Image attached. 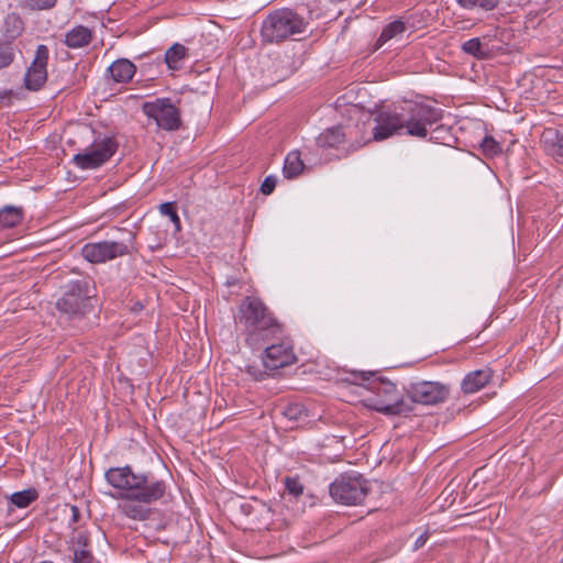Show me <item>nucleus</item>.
<instances>
[{
    "label": "nucleus",
    "instance_id": "1",
    "mask_svg": "<svg viewBox=\"0 0 563 563\" xmlns=\"http://www.w3.org/2000/svg\"><path fill=\"white\" fill-rule=\"evenodd\" d=\"M442 118V109L422 102L408 101L393 109H383L374 114V124H372V115L358 121L361 141H356V146L352 144L353 150L362 147L371 140L379 142L394 135L423 139L428 135V130Z\"/></svg>",
    "mask_w": 563,
    "mask_h": 563
},
{
    "label": "nucleus",
    "instance_id": "2",
    "mask_svg": "<svg viewBox=\"0 0 563 563\" xmlns=\"http://www.w3.org/2000/svg\"><path fill=\"white\" fill-rule=\"evenodd\" d=\"M107 483L120 490V496L142 504H153L162 499L167 484L153 472H135L131 465L110 467L104 473Z\"/></svg>",
    "mask_w": 563,
    "mask_h": 563
},
{
    "label": "nucleus",
    "instance_id": "3",
    "mask_svg": "<svg viewBox=\"0 0 563 563\" xmlns=\"http://www.w3.org/2000/svg\"><path fill=\"white\" fill-rule=\"evenodd\" d=\"M235 320L243 327L245 342L252 349H260L284 334L283 324L257 297L247 296L242 300Z\"/></svg>",
    "mask_w": 563,
    "mask_h": 563
},
{
    "label": "nucleus",
    "instance_id": "4",
    "mask_svg": "<svg viewBox=\"0 0 563 563\" xmlns=\"http://www.w3.org/2000/svg\"><path fill=\"white\" fill-rule=\"evenodd\" d=\"M354 383L365 386L375 394L376 400L373 408L386 416H409L411 415V402L401 397L396 383L380 375L379 372L362 371L351 374Z\"/></svg>",
    "mask_w": 563,
    "mask_h": 563
},
{
    "label": "nucleus",
    "instance_id": "5",
    "mask_svg": "<svg viewBox=\"0 0 563 563\" xmlns=\"http://www.w3.org/2000/svg\"><path fill=\"white\" fill-rule=\"evenodd\" d=\"M135 253L136 233L120 227H113L104 239L86 243L81 247V256L91 264H103Z\"/></svg>",
    "mask_w": 563,
    "mask_h": 563
},
{
    "label": "nucleus",
    "instance_id": "6",
    "mask_svg": "<svg viewBox=\"0 0 563 563\" xmlns=\"http://www.w3.org/2000/svg\"><path fill=\"white\" fill-rule=\"evenodd\" d=\"M305 9L282 8L272 11L263 21L261 36L265 43L279 44L296 35L306 33L310 16L305 15Z\"/></svg>",
    "mask_w": 563,
    "mask_h": 563
},
{
    "label": "nucleus",
    "instance_id": "7",
    "mask_svg": "<svg viewBox=\"0 0 563 563\" xmlns=\"http://www.w3.org/2000/svg\"><path fill=\"white\" fill-rule=\"evenodd\" d=\"M96 295L95 288L86 278L69 280L64 286V292L57 299L55 307L60 317L67 320H81L92 312Z\"/></svg>",
    "mask_w": 563,
    "mask_h": 563
},
{
    "label": "nucleus",
    "instance_id": "8",
    "mask_svg": "<svg viewBox=\"0 0 563 563\" xmlns=\"http://www.w3.org/2000/svg\"><path fill=\"white\" fill-rule=\"evenodd\" d=\"M369 492V482L356 472L340 474L329 486L331 498L346 506L361 505Z\"/></svg>",
    "mask_w": 563,
    "mask_h": 563
},
{
    "label": "nucleus",
    "instance_id": "9",
    "mask_svg": "<svg viewBox=\"0 0 563 563\" xmlns=\"http://www.w3.org/2000/svg\"><path fill=\"white\" fill-rule=\"evenodd\" d=\"M141 109L163 131L174 132L183 126L181 111L170 98L163 97L145 101Z\"/></svg>",
    "mask_w": 563,
    "mask_h": 563
},
{
    "label": "nucleus",
    "instance_id": "10",
    "mask_svg": "<svg viewBox=\"0 0 563 563\" xmlns=\"http://www.w3.org/2000/svg\"><path fill=\"white\" fill-rule=\"evenodd\" d=\"M407 402H411V413L417 405L433 406L444 402L450 395V386L441 382L421 380L405 387Z\"/></svg>",
    "mask_w": 563,
    "mask_h": 563
},
{
    "label": "nucleus",
    "instance_id": "11",
    "mask_svg": "<svg viewBox=\"0 0 563 563\" xmlns=\"http://www.w3.org/2000/svg\"><path fill=\"white\" fill-rule=\"evenodd\" d=\"M118 147L114 136L97 137L89 148L73 157V163L80 169L99 168L115 154Z\"/></svg>",
    "mask_w": 563,
    "mask_h": 563
},
{
    "label": "nucleus",
    "instance_id": "12",
    "mask_svg": "<svg viewBox=\"0 0 563 563\" xmlns=\"http://www.w3.org/2000/svg\"><path fill=\"white\" fill-rule=\"evenodd\" d=\"M361 133L360 122L355 125H336L324 130L316 140L317 145L321 148H339V146L345 141H350V151H354V146L357 145V134Z\"/></svg>",
    "mask_w": 563,
    "mask_h": 563
},
{
    "label": "nucleus",
    "instance_id": "13",
    "mask_svg": "<svg viewBox=\"0 0 563 563\" xmlns=\"http://www.w3.org/2000/svg\"><path fill=\"white\" fill-rule=\"evenodd\" d=\"M48 58V47L44 44H40L36 47L33 62L24 76V85L26 89L37 91L44 86L47 80Z\"/></svg>",
    "mask_w": 563,
    "mask_h": 563
},
{
    "label": "nucleus",
    "instance_id": "14",
    "mask_svg": "<svg viewBox=\"0 0 563 563\" xmlns=\"http://www.w3.org/2000/svg\"><path fill=\"white\" fill-rule=\"evenodd\" d=\"M262 360L265 369L277 371L294 364L297 361V356L289 342L280 341L279 343L266 346Z\"/></svg>",
    "mask_w": 563,
    "mask_h": 563
},
{
    "label": "nucleus",
    "instance_id": "15",
    "mask_svg": "<svg viewBox=\"0 0 563 563\" xmlns=\"http://www.w3.org/2000/svg\"><path fill=\"white\" fill-rule=\"evenodd\" d=\"M540 144L547 155L558 163H563V126L545 128L541 134Z\"/></svg>",
    "mask_w": 563,
    "mask_h": 563
},
{
    "label": "nucleus",
    "instance_id": "16",
    "mask_svg": "<svg viewBox=\"0 0 563 563\" xmlns=\"http://www.w3.org/2000/svg\"><path fill=\"white\" fill-rule=\"evenodd\" d=\"M493 378L490 368H483L470 372L465 375L461 383V389L464 394L470 395L477 393L484 388Z\"/></svg>",
    "mask_w": 563,
    "mask_h": 563
},
{
    "label": "nucleus",
    "instance_id": "17",
    "mask_svg": "<svg viewBox=\"0 0 563 563\" xmlns=\"http://www.w3.org/2000/svg\"><path fill=\"white\" fill-rule=\"evenodd\" d=\"M93 37L92 30L85 25H76L66 32L64 44L73 49L88 46Z\"/></svg>",
    "mask_w": 563,
    "mask_h": 563
},
{
    "label": "nucleus",
    "instance_id": "18",
    "mask_svg": "<svg viewBox=\"0 0 563 563\" xmlns=\"http://www.w3.org/2000/svg\"><path fill=\"white\" fill-rule=\"evenodd\" d=\"M108 71L115 82L126 84L135 75L136 66L126 58H119L108 67Z\"/></svg>",
    "mask_w": 563,
    "mask_h": 563
},
{
    "label": "nucleus",
    "instance_id": "19",
    "mask_svg": "<svg viewBox=\"0 0 563 563\" xmlns=\"http://www.w3.org/2000/svg\"><path fill=\"white\" fill-rule=\"evenodd\" d=\"M24 31V22L18 13H9L3 21L1 32L4 41L13 43Z\"/></svg>",
    "mask_w": 563,
    "mask_h": 563
},
{
    "label": "nucleus",
    "instance_id": "20",
    "mask_svg": "<svg viewBox=\"0 0 563 563\" xmlns=\"http://www.w3.org/2000/svg\"><path fill=\"white\" fill-rule=\"evenodd\" d=\"M24 218L22 207L4 206L0 209V229H11L19 225Z\"/></svg>",
    "mask_w": 563,
    "mask_h": 563
},
{
    "label": "nucleus",
    "instance_id": "21",
    "mask_svg": "<svg viewBox=\"0 0 563 563\" xmlns=\"http://www.w3.org/2000/svg\"><path fill=\"white\" fill-rule=\"evenodd\" d=\"M303 169H305V164L301 159L300 152L299 151L289 152L284 162V167H283L284 177L287 179H292V178L299 176Z\"/></svg>",
    "mask_w": 563,
    "mask_h": 563
},
{
    "label": "nucleus",
    "instance_id": "22",
    "mask_svg": "<svg viewBox=\"0 0 563 563\" xmlns=\"http://www.w3.org/2000/svg\"><path fill=\"white\" fill-rule=\"evenodd\" d=\"M280 413L289 422L295 424L306 422L308 418V410L305 405L299 402H289L280 407Z\"/></svg>",
    "mask_w": 563,
    "mask_h": 563
},
{
    "label": "nucleus",
    "instance_id": "23",
    "mask_svg": "<svg viewBox=\"0 0 563 563\" xmlns=\"http://www.w3.org/2000/svg\"><path fill=\"white\" fill-rule=\"evenodd\" d=\"M120 506L122 514L133 520H147L151 517V509L137 503V500H129Z\"/></svg>",
    "mask_w": 563,
    "mask_h": 563
},
{
    "label": "nucleus",
    "instance_id": "24",
    "mask_svg": "<svg viewBox=\"0 0 563 563\" xmlns=\"http://www.w3.org/2000/svg\"><path fill=\"white\" fill-rule=\"evenodd\" d=\"M187 47L183 44H173L165 53V62L167 67L173 70H178L181 67V60L186 57Z\"/></svg>",
    "mask_w": 563,
    "mask_h": 563
},
{
    "label": "nucleus",
    "instance_id": "25",
    "mask_svg": "<svg viewBox=\"0 0 563 563\" xmlns=\"http://www.w3.org/2000/svg\"><path fill=\"white\" fill-rule=\"evenodd\" d=\"M461 49L477 59H487L490 56L487 45H483L479 37H473L464 42Z\"/></svg>",
    "mask_w": 563,
    "mask_h": 563
},
{
    "label": "nucleus",
    "instance_id": "26",
    "mask_svg": "<svg viewBox=\"0 0 563 563\" xmlns=\"http://www.w3.org/2000/svg\"><path fill=\"white\" fill-rule=\"evenodd\" d=\"M37 498V490L35 488H27L24 490L13 493L10 496V501L18 508H26Z\"/></svg>",
    "mask_w": 563,
    "mask_h": 563
},
{
    "label": "nucleus",
    "instance_id": "27",
    "mask_svg": "<svg viewBox=\"0 0 563 563\" xmlns=\"http://www.w3.org/2000/svg\"><path fill=\"white\" fill-rule=\"evenodd\" d=\"M18 47L10 41L0 42V69L9 67L15 59Z\"/></svg>",
    "mask_w": 563,
    "mask_h": 563
},
{
    "label": "nucleus",
    "instance_id": "28",
    "mask_svg": "<svg viewBox=\"0 0 563 563\" xmlns=\"http://www.w3.org/2000/svg\"><path fill=\"white\" fill-rule=\"evenodd\" d=\"M500 0H456L457 4L466 10L479 9L492 11L496 9Z\"/></svg>",
    "mask_w": 563,
    "mask_h": 563
},
{
    "label": "nucleus",
    "instance_id": "29",
    "mask_svg": "<svg viewBox=\"0 0 563 563\" xmlns=\"http://www.w3.org/2000/svg\"><path fill=\"white\" fill-rule=\"evenodd\" d=\"M406 31V25L402 21L396 20L394 22L388 23L382 31L378 43L384 44L387 41L391 40L398 34H401Z\"/></svg>",
    "mask_w": 563,
    "mask_h": 563
},
{
    "label": "nucleus",
    "instance_id": "30",
    "mask_svg": "<svg viewBox=\"0 0 563 563\" xmlns=\"http://www.w3.org/2000/svg\"><path fill=\"white\" fill-rule=\"evenodd\" d=\"M481 150L487 157H494L501 153V145L490 135H486L482 143Z\"/></svg>",
    "mask_w": 563,
    "mask_h": 563
},
{
    "label": "nucleus",
    "instance_id": "31",
    "mask_svg": "<svg viewBox=\"0 0 563 563\" xmlns=\"http://www.w3.org/2000/svg\"><path fill=\"white\" fill-rule=\"evenodd\" d=\"M159 211L163 216L169 218V220L175 224L177 230H180V218L177 213L176 202L168 201L164 202L159 206Z\"/></svg>",
    "mask_w": 563,
    "mask_h": 563
},
{
    "label": "nucleus",
    "instance_id": "32",
    "mask_svg": "<svg viewBox=\"0 0 563 563\" xmlns=\"http://www.w3.org/2000/svg\"><path fill=\"white\" fill-rule=\"evenodd\" d=\"M450 128L444 124H438L435 128L433 125L428 130L430 132V141L444 143L448 139L451 137Z\"/></svg>",
    "mask_w": 563,
    "mask_h": 563
},
{
    "label": "nucleus",
    "instance_id": "33",
    "mask_svg": "<svg viewBox=\"0 0 563 563\" xmlns=\"http://www.w3.org/2000/svg\"><path fill=\"white\" fill-rule=\"evenodd\" d=\"M73 563H92L95 558L91 549L71 548Z\"/></svg>",
    "mask_w": 563,
    "mask_h": 563
},
{
    "label": "nucleus",
    "instance_id": "34",
    "mask_svg": "<svg viewBox=\"0 0 563 563\" xmlns=\"http://www.w3.org/2000/svg\"><path fill=\"white\" fill-rule=\"evenodd\" d=\"M25 7L34 11H45L53 9L57 0H24Z\"/></svg>",
    "mask_w": 563,
    "mask_h": 563
},
{
    "label": "nucleus",
    "instance_id": "35",
    "mask_svg": "<svg viewBox=\"0 0 563 563\" xmlns=\"http://www.w3.org/2000/svg\"><path fill=\"white\" fill-rule=\"evenodd\" d=\"M285 488L295 497H299L303 494V485L300 483L298 477H286Z\"/></svg>",
    "mask_w": 563,
    "mask_h": 563
},
{
    "label": "nucleus",
    "instance_id": "36",
    "mask_svg": "<svg viewBox=\"0 0 563 563\" xmlns=\"http://www.w3.org/2000/svg\"><path fill=\"white\" fill-rule=\"evenodd\" d=\"M73 547L71 548H84L91 549V540L87 532H79L71 539Z\"/></svg>",
    "mask_w": 563,
    "mask_h": 563
},
{
    "label": "nucleus",
    "instance_id": "37",
    "mask_svg": "<svg viewBox=\"0 0 563 563\" xmlns=\"http://www.w3.org/2000/svg\"><path fill=\"white\" fill-rule=\"evenodd\" d=\"M276 184H277L276 176H274V175L267 176L261 185V192L266 196L271 195L275 190Z\"/></svg>",
    "mask_w": 563,
    "mask_h": 563
},
{
    "label": "nucleus",
    "instance_id": "38",
    "mask_svg": "<svg viewBox=\"0 0 563 563\" xmlns=\"http://www.w3.org/2000/svg\"><path fill=\"white\" fill-rule=\"evenodd\" d=\"M246 373L253 377L255 380H264L266 378V376L268 375L265 371H262L258 366L256 365H249L246 367Z\"/></svg>",
    "mask_w": 563,
    "mask_h": 563
},
{
    "label": "nucleus",
    "instance_id": "39",
    "mask_svg": "<svg viewBox=\"0 0 563 563\" xmlns=\"http://www.w3.org/2000/svg\"><path fill=\"white\" fill-rule=\"evenodd\" d=\"M70 511H71V517H70L69 525H75L80 520L81 514H80L79 508L75 505L70 506Z\"/></svg>",
    "mask_w": 563,
    "mask_h": 563
},
{
    "label": "nucleus",
    "instance_id": "40",
    "mask_svg": "<svg viewBox=\"0 0 563 563\" xmlns=\"http://www.w3.org/2000/svg\"><path fill=\"white\" fill-rule=\"evenodd\" d=\"M428 539H429L428 532L420 534L415 541L413 549L419 550L420 548H422L426 544V542L428 541Z\"/></svg>",
    "mask_w": 563,
    "mask_h": 563
},
{
    "label": "nucleus",
    "instance_id": "41",
    "mask_svg": "<svg viewBox=\"0 0 563 563\" xmlns=\"http://www.w3.org/2000/svg\"><path fill=\"white\" fill-rule=\"evenodd\" d=\"M143 309V305L141 302H136L133 307V310L134 311H140Z\"/></svg>",
    "mask_w": 563,
    "mask_h": 563
},
{
    "label": "nucleus",
    "instance_id": "42",
    "mask_svg": "<svg viewBox=\"0 0 563 563\" xmlns=\"http://www.w3.org/2000/svg\"><path fill=\"white\" fill-rule=\"evenodd\" d=\"M227 284H228L229 286H232V285H234V284H235V280L230 279V280H228V282H227Z\"/></svg>",
    "mask_w": 563,
    "mask_h": 563
},
{
    "label": "nucleus",
    "instance_id": "43",
    "mask_svg": "<svg viewBox=\"0 0 563 563\" xmlns=\"http://www.w3.org/2000/svg\"><path fill=\"white\" fill-rule=\"evenodd\" d=\"M38 563H54L53 561H49V560H45V561H41Z\"/></svg>",
    "mask_w": 563,
    "mask_h": 563
},
{
    "label": "nucleus",
    "instance_id": "44",
    "mask_svg": "<svg viewBox=\"0 0 563 563\" xmlns=\"http://www.w3.org/2000/svg\"><path fill=\"white\" fill-rule=\"evenodd\" d=\"M560 563H563V556H562V560L560 561Z\"/></svg>",
    "mask_w": 563,
    "mask_h": 563
}]
</instances>
